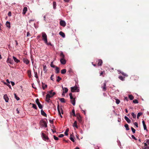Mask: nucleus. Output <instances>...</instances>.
Here are the masks:
<instances>
[{
    "mask_svg": "<svg viewBox=\"0 0 149 149\" xmlns=\"http://www.w3.org/2000/svg\"><path fill=\"white\" fill-rule=\"evenodd\" d=\"M41 34L42 38V40L44 41L46 44L48 45H51V44L50 43H48L47 42V36L46 33L44 32H42V33Z\"/></svg>",
    "mask_w": 149,
    "mask_h": 149,
    "instance_id": "obj_1",
    "label": "nucleus"
},
{
    "mask_svg": "<svg viewBox=\"0 0 149 149\" xmlns=\"http://www.w3.org/2000/svg\"><path fill=\"white\" fill-rule=\"evenodd\" d=\"M71 91L72 92H79V89L78 88V87L76 86L73 87H71Z\"/></svg>",
    "mask_w": 149,
    "mask_h": 149,
    "instance_id": "obj_2",
    "label": "nucleus"
},
{
    "mask_svg": "<svg viewBox=\"0 0 149 149\" xmlns=\"http://www.w3.org/2000/svg\"><path fill=\"white\" fill-rule=\"evenodd\" d=\"M41 136L42 139L45 141H47L49 139L47 136L43 133H41Z\"/></svg>",
    "mask_w": 149,
    "mask_h": 149,
    "instance_id": "obj_3",
    "label": "nucleus"
},
{
    "mask_svg": "<svg viewBox=\"0 0 149 149\" xmlns=\"http://www.w3.org/2000/svg\"><path fill=\"white\" fill-rule=\"evenodd\" d=\"M40 124L42 127H47V124L46 122L43 120H41L40 122Z\"/></svg>",
    "mask_w": 149,
    "mask_h": 149,
    "instance_id": "obj_4",
    "label": "nucleus"
},
{
    "mask_svg": "<svg viewBox=\"0 0 149 149\" xmlns=\"http://www.w3.org/2000/svg\"><path fill=\"white\" fill-rule=\"evenodd\" d=\"M52 91H53L52 90L51 91L49 92L47 95H49L48 96L51 98L54 95L56 94L55 92H54L52 93Z\"/></svg>",
    "mask_w": 149,
    "mask_h": 149,
    "instance_id": "obj_5",
    "label": "nucleus"
},
{
    "mask_svg": "<svg viewBox=\"0 0 149 149\" xmlns=\"http://www.w3.org/2000/svg\"><path fill=\"white\" fill-rule=\"evenodd\" d=\"M36 103L38 105V107L40 109H42V105L40 104L39 102V100L38 99H36Z\"/></svg>",
    "mask_w": 149,
    "mask_h": 149,
    "instance_id": "obj_6",
    "label": "nucleus"
},
{
    "mask_svg": "<svg viewBox=\"0 0 149 149\" xmlns=\"http://www.w3.org/2000/svg\"><path fill=\"white\" fill-rule=\"evenodd\" d=\"M57 110L59 115H61V112L62 113H63V110L62 108H61L60 109L59 106L58 105L57 106Z\"/></svg>",
    "mask_w": 149,
    "mask_h": 149,
    "instance_id": "obj_7",
    "label": "nucleus"
},
{
    "mask_svg": "<svg viewBox=\"0 0 149 149\" xmlns=\"http://www.w3.org/2000/svg\"><path fill=\"white\" fill-rule=\"evenodd\" d=\"M60 24L61 26H65L66 25V23L64 21L61 20L60 22Z\"/></svg>",
    "mask_w": 149,
    "mask_h": 149,
    "instance_id": "obj_8",
    "label": "nucleus"
},
{
    "mask_svg": "<svg viewBox=\"0 0 149 149\" xmlns=\"http://www.w3.org/2000/svg\"><path fill=\"white\" fill-rule=\"evenodd\" d=\"M7 62L10 64H13V61L11 58H8L7 60Z\"/></svg>",
    "mask_w": 149,
    "mask_h": 149,
    "instance_id": "obj_9",
    "label": "nucleus"
},
{
    "mask_svg": "<svg viewBox=\"0 0 149 149\" xmlns=\"http://www.w3.org/2000/svg\"><path fill=\"white\" fill-rule=\"evenodd\" d=\"M23 62L26 64H28L29 63V60L26 58H24L23 59Z\"/></svg>",
    "mask_w": 149,
    "mask_h": 149,
    "instance_id": "obj_10",
    "label": "nucleus"
},
{
    "mask_svg": "<svg viewBox=\"0 0 149 149\" xmlns=\"http://www.w3.org/2000/svg\"><path fill=\"white\" fill-rule=\"evenodd\" d=\"M142 123L144 129L145 130H146V131H148V130L147 129V127L145 123V121L144 120H143L142 121Z\"/></svg>",
    "mask_w": 149,
    "mask_h": 149,
    "instance_id": "obj_11",
    "label": "nucleus"
},
{
    "mask_svg": "<svg viewBox=\"0 0 149 149\" xmlns=\"http://www.w3.org/2000/svg\"><path fill=\"white\" fill-rule=\"evenodd\" d=\"M3 98H4V99L5 100V101L6 102H8L9 98L6 94H5L4 95V96H3Z\"/></svg>",
    "mask_w": 149,
    "mask_h": 149,
    "instance_id": "obj_12",
    "label": "nucleus"
},
{
    "mask_svg": "<svg viewBox=\"0 0 149 149\" xmlns=\"http://www.w3.org/2000/svg\"><path fill=\"white\" fill-rule=\"evenodd\" d=\"M107 82L105 81L103 84V90L104 91H105L107 89L106 86Z\"/></svg>",
    "mask_w": 149,
    "mask_h": 149,
    "instance_id": "obj_13",
    "label": "nucleus"
},
{
    "mask_svg": "<svg viewBox=\"0 0 149 149\" xmlns=\"http://www.w3.org/2000/svg\"><path fill=\"white\" fill-rule=\"evenodd\" d=\"M60 61L61 63L62 64L64 65L66 63V61L64 58H61L60 59Z\"/></svg>",
    "mask_w": 149,
    "mask_h": 149,
    "instance_id": "obj_14",
    "label": "nucleus"
},
{
    "mask_svg": "<svg viewBox=\"0 0 149 149\" xmlns=\"http://www.w3.org/2000/svg\"><path fill=\"white\" fill-rule=\"evenodd\" d=\"M102 63V61L101 59H99L98 61V65L101 66Z\"/></svg>",
    "mask_w": 149,
    "mask_h": 149,
    "instance_id": "obj_15",
    "label": "nucleus"
},
{
    "mask_svg": "<svg viewBox=\"0 0 149 149\" xmlns=\"http://www.w3.org/2000/svg\"><path fill=\"white\" fill-rule=\"evenodd\" d=\"M124 118L128 123H131V120L127 116H125Z\"/></svg>",
    "mask_w": 149,
    "mask_h": 149,
    "instance_id": "obj_16",
    "label": "nucleus"
},
{
    "mask_svg": "<svg viewBox=\"0 0 149 149\" xmlns=\"http://www.w3.org/2000/svg\"><path fill=\"white\" fill-rule=\"evenodd\" d=\"M62 87L63 89V92H64L65 93H66L68 91V89L66 87H63V86H62Z\"/></svg>",
    "mask_w": 149,
    "mask_h": 149,
    "instance_id": "obj_17",
    "label": "nucleus"
},
{
    "mask_svg": "<svg viewBox=\"0 0 149 149\" xmlns=\"http://www.w3.org/2000/svg\"><path fill=\"white\" fill-rule=\"evenodd\" d=\"M105 75V71H101L100 73V76H102L103 77H104Z\"/></svg>",
    "mask_w": 149,
    "mask_h": 149,
    "instance_id": "obj_18",
    "label": "nucleus"
},
{
    "mask_svg": "<svg viewBox=\"0 0 149 149\" xmlns=\"http://www.w3.org/2000/svg\"><path fill=\"white\" fill-rule=\"evenodd\" d=\"M13 58L15 62L17 63H18L20 61L19 60L17 59L14 56H13Z\"/></svg>",
    "mask_w": 149,
    "mask_h": 149,
    "instance_id": "obj_19",
    "label": "nucleus"
},
{
    "mask_svg": "<svg viewBox=\"0 0 149 149\" xmlns=\"http://www.w3.org/2000/svg\"><path fill=\"white\" fill-rule=\"evenodd\" d=\"M27 11V8L26 7H24V8L23 10V13H22L24 15L26 13Z\"/></svg>",
    "mask_w": 149,
    "mask_h": 149,
    "instance_id": "obj_20",
    "label": "nucleus"
},
{
    "mask_svg": "<svg viewBox=\"0 0 149 149\" xmlns=\"http://www.w3.org/2000/svg\"><path fill=\"white\" fill-rule=\"evenodd\" d=\"M49 95H47L46 98V100L48 102H50V97L48 96Z\"/></svg>",
    "mask_w": 149,
    "mask_h": 149,
    "instance_id": "obj_21",
    "label": "nucleus"
},
{
    "mask_svg": "<svg viewBox=\"0 0 149 149\" xmlns=\"http://www.w3.org/2000/svg\"><path fill=\"white\" fill-rule=\"evenodd\" d=\"M41 114L42 115H43L45 116L46 117H47V114L42 110H41Z\"/></svg>",
    "mask_w": 149,
    "mask_h": 149,
    "instance_id": "obj_22",
    "label": "nucleus"
},
{
    "mask_svg": "<svg viewBox=\"0 0 149 149\" xmlns=\"http://www.w3.org/2000/svg\"><path fill=\"white\" fill-rule=\"evenodd\" d=\"M6 26L8 28H10V23L9 22L7 21L6 24Z\"/></svg>",
    "mask_w": 149,
    "mask_h": 149,
    "instance_id": "obj_23",
    "label": "nucleus"
},
{
    "mask_svg": "<svg viewBox=\"0 0 149 149\" xmlns=\"http://www.w3.org/2000/svg\"><path fill=\"white\" fill-rule=\"evenodd\" d=\"M59 34L61 36H62L63 38H64L65 36V34L62 31L60 32L59 33Z\"/></svg>",
    "mask_w": 149,
    "mask_h": 149,
    "instance_id": "obj_24",
    "label": "nucleus"
},
{
    "mask_svg": "<svg viewBox=\"0 0 149 149\" xmlns=\"http://www.w3.org/2000/svg\"><path fill=\"white\" fill-rule=\"evenodd\" d=\"M77 117L79 122L81 123V117L79 115L78 116H77Z\"/></svg>",
    "mask_w": 149,
    "mask_h": 149,
    "instance_id": "obj_25",
    "label": "nucleus"
},
{
    "mask_svg": "<svg viewBox=\"0 0 149 149\" xmlns=\"http://www.w3.org/2000/svg\"><path fill=\"white\" fill-rule=\"evenodd\" d=\"M73 126L74 127H75L77 128V122L76 121H75L73 125Z\"/></svg>",
    "mask_w": 149,
    "mask_h": 149,
    "instance_id": "obj_26",
    "label": "nucleus"
},
{
    "mask_svg": "<svg viewBox=\"0 0 149 149\" xmlns=\"http://www.w3.org/2000/svg\"><path fill=\"white\" fill-rule=\"evenodd\" d=\"M66 72V70L65 69H63L61 70V73L62 74H65Z\"/></svg>",
    "mask_w": 149,
    "mask_h": 149,
    "instance_id": "obj_27",
    "label": "nucleus"
},
{
    "mask_svg": "<svg viewBox=\"0 0 149 149\" xmlns=\"http://www.w3.org/2000/svg\"><path fill=\"white\" fill-rule=\"evenodd\" d=\"M56 72L57 73H58L59 72L60 70L59 68L57 67H56Z\"/></svg>",
    "mask_w": 149,
    "mask_h": 149,
    "instance_id": "obj_28",
    "label": "nucleus"
},
{
    "mask_svg": "<svg viewBox=\"0 0 149 149\" xmlns=\"http://www.w3.org/2000/svg\"><path fill=\"white\" fill-rule=\"evenodd\" d=\"M118 78L121 80L123 81L124 80L125 77L122 76H120L118 77Z\"/></svg>",
    "mask_w": 149,
    "mask_h": 149,
    "instance_id": "obj_29",
    "label": "nucleus"
},
{
    "mask_svg": "<svg viewBox=\"0 0 149 149\" xmlns=\"http://www.w3.org/2000/svg\"><path fill=\"white\" fill-rule=\"evenodd\" d=\"M72 104L73 105H74L75 104V99H73V100H71Z\"/></svg>",
    "mask_w": 149,
    "mask_h": 149,
    "instance_id": "obj_30",
    "label": "nucleus"
},
{
    "mask_svg": "<svg viewBox=\"0 0 149 149\" xmlns=\"http://www.w3.org/2000/svg\"><path fill=\"white\" fill-rule=\"evenodd\" d=\"M53 7L54 9H55L56 8V2L55 1H54L53 2Z\"/></svg>",
    "mask_w": 149,
    "mask_h": 149,
    "instance_id": "obj_31",
    "label": "nucleus"
},
{
    "mask_svg": "<svg viewBox=\"0 0 149 149\" xmlns=\"http://www.w3.org/2000/svg\"><path fill=\"white\" fill-rule=\"evenodd\" d=\"M124 126L127 130H129L130 129L129 127V125L127 124H126Z\"/></svg>",
    "mask_w": 149,
    "mask_h": 149,
    "instance_id": "obj_32",
    "label": "nucleus"
},
{
    "mask_svg": "<svg viewBox=\"0 0 149 149\" xmlns=\"http://www.w3.org/2000/svg\"><path fill=\"white\" fill-rule=\"evenodd\" d=\"M42 88L43 89H44L45 88H46L47 87V84H44L43 83H42Z\"/></svg>",
    "mask_w": 149,
    "mask_h": 149,
    "instance_id": "obj_33",
    "label": "nucleus"
},
{
    "mask_svg": "<svg viewBox=\"0 0 149 149\" xmlns=\"http://www.w3.org/2000/svg\"><path fill=\"white\" fill-rule=\"evenodd\" d=\"M69 131V129L68 128H67L66 129L64 133L65 135L67 136L68 135V132Z\"/></svg>",
    "mask_w": 149,
    "mask_h": 149,
    "instance_id": "obj_34",
    "label": "nucleus"
},
{
    "mask_svg": "<svg viewBox=\"0 0 149 149\" xmlns=\"http://www.w3.org/2000/svg\"><path fill=\"white\" fill-rule=\"evenodd\" d=\"M129 97L130 100H132L134 98V97L132 95H129Z\"/></svg>",
    "mask_w": 149,
    "mask_h": 149,
    "instance_id": "obj_35",
    "label": "nucleus"
},
{
    "mask_svg": "<svg viewBox=\"0 0 149 149\" xmlns=\"http://www.w3.org/2000/svg\"><path fill=\"white\" fill-rule=\"evenodd\" d=\"M69 95L70 96V98L71 99V100H73V99H75V98H73L72 97V94L71 93H70L69 94Z\"/></svg>",
    "mask_w": 149,
    "mask_h": 149,
    "instance_id": "obj_36",
    "label": "nucleus"
},
{
    "mask_svg": "<svg viewBox=\"0 0 149 149\" xmlns=\"http://www.w3.org/2000/svg\"><path fill=\"white\" fill-rule=\"evenodd\" d=\"M60 56L62 58H64L65 57V56L63 54L62 52L60 54Z\"/></svg>",
    "mask_w": 149,
    "mask_h": 149,
    "instance_id": "obj_37",
    "label": "nucleus"
},
{
    "mask_svg": "<svg viewBox=\"0 0 149 149\" xmlns=\"http://www.w3.org/2000/svg\"><path fill=\"white\" fill-rule=\"evenodd\" d=\"M115 100H116V103L117 104H118L119 103H120V101L118 99H116Z\"/></svg>",
    "mask_w": 149,
    "mask_h": 149,
    "instance_id": "obj_38",
    "label": "nucleus"
},
{
    "mask_svg": "<svg viewBox=\"0 0 149 149\" xmlns=\"http://www.w3.org/2000/svg\"><path fill=\"white\" fill-rule=\"evenodd\" d=\"M133 102L135 104H137L138 103V101L136 99H135L133 100Z\"/></svg>",
    "mask_w": 149,
    "mask_h": 149,
    "instance_id": "obj_39",
    "label": "nucleus"
},
{
    "mask_svg": "<svg viewBox=\"0 0 149 149\" xmlns=\"http://www.w3.org/2000/svg\"><path fill=\"white\" fill-rule=\"evenodd\" d=\"M14 95L15 98L17 100H19V98L17 96L16 94H14Z\"/></svg>",
    "mask_w": 149,
    "mask_h": 149,
    "instance_id": "obj_40",
    "label": "nucleus"
},
{
    "mask_svg": "<svg viewBox=\"0 0 149 149\" xmlns=\"http://www.w3.org/2000/svg\"><path fill=\"white\" fill-rule=\"evenodd\" d=\"M142 113L141 112L139 113L137 115V118H139V117L142 115Z\"/></svg>",
    "mask_w": 149,
    "mask_h": 149,
    "instance_id": "obj_41",
    "label": "nucleus"
},
{
    "mask_svg": "<svg viewBox=\"0 0 149 149\" xmlns=\"http://www.w3.org/2000/svg\"><path fill=\"white\" fill-rule=\"evenodd\" d=\"M61 80V78L59 76H58L57 77V79L56 80L58 82H59Z\"/></svg>",
    "mask_w": 149,
    "mask_h": 149,
    "instance_id": "obj_42",
    "label": "nucleus"
},
{
    "mask_svg": "<svg viewBox=\"0 0 149 149\" xmlns=\"http://www.w3.org/2000/svg\"><path fill=\"white\" fill-rule=\"evenodd\" d=\"M60 101L62 102H65V99L64 98H60Z\"/></svg>",
    "mask_w": 149,
    "mask_h": 149,
    "instance_id": "obj_43",
    "label": "nucleus"
},
{
    "mask_svg": "<svg viewBox=\"0 0 149 149\" xmlns=\"http://www.w3.org/2000/svg\"><path fill=\"white\" fill-rule=\"evenodd\" d=\"M28 74L29 77H31V71H28Z\"/></svg>",
    "mask_w": 149,
    "mask_h": 149,
    "instance_id": "obj_44",
    "label": "nucleus"
},
{
    "mask_svg": "<svg viewBox=\"0 0 149 149\" xmlns=\"http://www.w3.org/2000/svg\"><path fill=\"white\" fill-rule=\"evenodd\" d=\"M72 134H71L70 135V136L71 137H70V140L72 141L73 142H74V140L73 138V137H72Z\"/></svg>",
    "mask_w": 149,
    "mask_h": 149,
    "instance_id": "obj_45",
    "label": "nucleus"
},
{
    "mask_svg": "<svg viewBox=\"0 0 149 149\" xmlns=\"http://www.w3.org/2000/svg\"><path fill=\"white\" fill-rule=\"evenodd\" d=\"M34 74H35V77L37 79L38 78V74L37 72H34Z\"/></svg>",
    "mask_w": 149,
    "mask_h": 149,
    "instance_id": "obj_46",
    "label": "nucleus"
},
{
    "mask_svg": "<svg viewBox=\"0 0 149 149\" xmlns=\"http://www.w3.org/2000/svg\"><path fill=\"white\" fill-rule=\"evenodd\" d=\"M121 73L124 76H125V77H127L128 76V75L126 74V73H124V72H121Z\"/></svg>",
    "mask_w": 149,
    "mask_h": 149,
    "instance_id": "obj_47",
    "label": "nucleus"
},
{
    "mask_svg": "<svg viewBox=\"0 0 149 149\" xmlns=\"http://www.w3.org/2000/svg\"><path fill=\"white\" fill-rule=\"evenodd\" d=\"M132 116L134 118H135L136 116L134 113H132L131 114Z\"/></svg>",
    "mask_w": 149,
    "mask_h": 149,
    "instance_id": "obj_48",
    "label": "nucleus"
},
{
    "mask_svg": "<svg viewBox=\"0 0 149 149\" xmlns=\"http://www.w3.org/2000/svg\"><path fill=\"white\" fill-rule=\"evenodd\" d=\"M50 66L51 67L53 68L55 67V66L53 64V62H52L51 63Z\"/></svg>",
    "mask_w": 149,
    "mask_h": 149,
    "instance_id": "obj_49",
    "label": "nucleus"
},
{
    "mask_svg": "<svg viewBox=\"0 0 149 149\" xmlns=\"http://www.w3.org/2000/svg\"><path fill=\"white\" fill-rule=\"evenodd\" d=\"M32 107L34 109H37V107L35 104H32Z\"/></svg>",
    "mask_w": 149,
    "mask_h": 149,
    "instance_id": "obj_50",
    "label": "nucleus"
},
{
    "mask_svg": "<svg viewBox=\"0 0 149 149\" xmlns=\"http://www.w3.org/2000/svg\"><path fill=\"white\" fill-rule=\"evenodd\" d=\"M131 129L132 131V132L134 133L135 132L136 130L135 129H134L133 127H131Z\"/></svg>",
    "mask_w": 149,
    "mask_h": 149,
    "instance_id": "obj_51",
    "label": "nucleus"
},
{
    "mask_svg": "<svg viewBox=\"0 0 149 149\" xmlns=\"http://www.w3.org/2000/svg\"><path fill=\"white\" fill-rule=\"evenodd\" d=\"M53 137L54 139L56 140H57L58 139V138L57 137H56L55 135L53 136Z\"/></svg>",
    "mask_w": 149,
    "mask_h": 149,
    "instance_id": "obj_52",
    "label": "nucleus"
},
{
    "mask_svg": "<svg viewBox=\"0 0 149 149\" xmlns=\"http://www.w3.org/2000/svg\"><path fill=\"white\" fill-rule=\"evenodd\" d=\"M72 115L74 116H75V111H74V110L73 109L72 110Z\"/></svg>",
    "mask_w": 149,
    "mask_h": 149,
    "instance_id": "obj_53",
    "label": "nucleus"
},
{
    "mask_svg": "<svg viewBox=\"0 0 149 149\" xmlns=\"http://www.w3.org/2000/svg\"><path fill=\"white\" fill-rule=\"evenodd\" d=\"M134 125L136 127H138V123L136 122H135L134 123Z\"/></svg>",
    "mask_w": 149,
    "mask_h": 149,
    "instance_id": "obj_54",
    "label": "nucleus"
},
{
    "mask_svg": "<svg viewBox=\"0 0 149 149\" xmlns=\"http://www.w3.org/2000/svg\"><path fill=\"white\" fill-rule=\"evenodd\" d=\"M64 136V135L63 134H60L58 136L60 138L63 137Z\"/></svg>",
    "mask_w": 149,
    "mask_h": 149,
    "instance_id": "obj_55",
    "label": "nucleus"
},
{
    "mask_svg": "<svg viewBox=\"0 0 149 149\" xmlns=\"http://www.w3.org/2000/svg\"><path fill=\"white\" fill-rule=\"evenodd\" d=\"M31 35L29 32H28L27 33L26 36L27 37L30 36Z\"/></svg>",
    "mask_w": 149,
    "mask_h": 149,
    "instance_id": "obj_56",
    "label": "nucleus"
},
{
    "mask_svg": "<svg viewBox=\"0 0 149 149\" xmlns=\"http://www.w3.org/2000/svg\"><path fill=\"white\" fill-rule=\"evenodd\" d=\"M8 15L9 16H11V12H9L8 13Z\"/></svg>",
    "mask_w": 149,
    "mask_h": 149,
    "instance_id": "obj_57",
    "label": "nucleus"
},
{
    "mask_svg": "<svg viewBox=\"0 0 149 149\" xmlns=\"http://www.w3.org/2000/svg\"><path fill=\"white\" fill-rule=\"evenodd\" d=\"M132 138L135 140H136V138L135 137V136L133 135H132L131 136Z\"/></svg>",
    "mask_w": 149,
    "mask_h": 149,
    "instance_id": "obj_58",
    "label": "nucleus"
},
{
    "mask_svg": "<svg viewBox=\"0 0 149 149\" xmlns=\"http://www.w3.org/2000/svg\"><path fill=\"white\" fill-rule=\"evenodd\" d=\"M53 75H52L51 77V79L53 81L54 78L53 77Z\"/></svg>",
    "mask_w": 149,
    "mask_h": 149,
    "instance_id": "obj_59",
    "label": "nucleus"
},
{
    "mask_svg": "<svg viewBox=\"0 0 149 149\" xmlns=\"http://www.w3.org/2000/svg\"><path fill=\"white\" fill-rule=\"evenodd\" d=\"M11 83L12 84V85L13 86L15 85V83L13 81H11Z\"/></svg>",
    "mask_w": 149,
    "mask_h": 149,
    "instance_id": "obj_60",
    "label": "nucleus"
},
{
    "mask_svg": "<svg viewBox=\"0 0 149 149\" xmlns=\"http://www.w3.org/2000/svg\"><path fill=\"white\" fill-rule=\"evenodd\" d=\"M4 84H6L10 88L11 87V86L10 85H9V84H7L5 82L4 83Z\"/></svg>",
    "mask_w": 149,
    "mask_h": 149,
    "instance_id": "obj_61",
    "label": "nucleus"
},
{
    "mask_svg": "<svg viewBox=\"0 0 149 149\" xmlns=\"http://www.w3.org/2000/svg\"><path fill=\"white\" fill-rule=\"evenodd\" d=\"M146 143H148L149 145V139H147L146 141Z\"/></svg>",
    "mask_w": 149,
    "mask_h": 149,
    "instance_id": "obj_62",
    "label": "nucleus"
},
{
    "mask_svg": "<svg viewBox=\"0 0 149 149\" xmlns=\"http://www.w3.org/2000/svg\"><path fill=\"white\" fill-rule=\"evenodd\" d=\"M64 1L65 2H68L69 1V0H64Z\"/></svg>",
    "mask_w": 149,
    "mask_h": 149,
    "instance_id": "obj_63",
    "label": "nucleus"
},
{
    "mask_svg": "<svg viewBox=\"0 0 149 149\" xmlns=\"http://www.w3.org/2000/svg\"><path fill=\"white\" fill-rule=\"evenodd\" d=\"M65 93H64V92H63L62 95L64 96L65 95Z\"/></svg>",
    "mask_w": 149,
    "mask_h": 149,
    "instance_id": "obj_64",
    "label": "nucleus"
}]
</instances>
